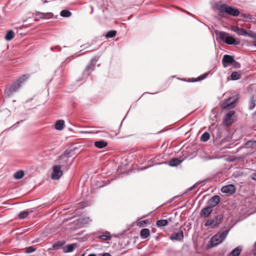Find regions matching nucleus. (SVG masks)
<instances>
[{
  "label": "nucleus",
  "mask_w": 256,
  "mask_h": 256,
  "mask_svg": "<svg viewBox=\"0 0 256 256\" xmlns=\"http://www.w3.org/2000/svg\"><path fill=\"white\" fill-rule=\"evenodd\" d=\"M147 167L144 168H142V170H145Z\"/></svg>",
  "instance_id": "nucleus-53"
},
{
  "label": "nucleus",
  "mask_w": 256,
  "mask_h": 256,
  "mask_svg": "<svg viewBox=\"0 0 256 256\" xmlns=\"http://www.w3.org/2000/svg\"><path fill=\"white\" fill-rule=\"evenodd\" d=\"M81 256H84V254H83Z\"/></svg>",
  "instance_id": "nucleus-54"
},
{
  "label": "nucleus",
  "mask_w": 256,
  "mask_h": 256,
  "mask_svg": "<svg viewBox=\"0 0 256 256\" xmlns=\"http://www.w3.org/2000/svg\"><path fill=\"white\" fill-rule=\"evenodd\" d=\"M24 176V172L22 170H18L14 173V176L16 179H20Z\"/></svg>",
  "instance_id": "nucleus-28"
},
{
  "label": "nucleus",
  "mask_w": 256,
  "mask_h": 256,
  "mask_svg": "<svg viewBox=\"0 0 256 256\" xmlns=\"http://www.w3.org/2000/svg\"><path fill=\"white\" fill-rule=\"evenodd\" d=\"M64 125V121L62 120H58L55 124V128L57 130H63Z\"/></svg>",
  "instance_id": "nucleus-19"
},
{
  "label": "nucleus",
  "mask_w": 256,
  "mask_h": 256,
  "mask_svg": "<svg viewBox=\"0 0 256 256\" xmlns=\"http://www.w3.org/2000/svg\"><path fill=\"white\" fill-rule=\"evenodd\" d=\"M212 210L213 208L208 205L201 210L200 214L202 217L207 218L212 212Z\"/></svg>",
  "instance_id": "nucleus-15"
},
{
  "label": "nucleus",
  "mask_w": 256,
  "mask_h": 256,
  "mask_svg": "<svg viewBox=\"0 0 256 256\" xmlns=\"http://www.w3.org/2000/svg\"><path fill=\"white\" fill-rule=\"evenodd\" d=\"M240 78V74L236 72H232L231 74V79L232 80H238Z\"/></svg>",
  "instance_id": "nucleus-32"
},
{
  "label": "nucleus",
  "mask_w": 256,
  "mask_h": 256,
  "mask_svg": "<svg viewBox=\"0 0 256 256\" xmlns=\"http://www.w3.org/2000/svg\"><path fill=\"white\" fill-rule=\"evenodd\" d=\"M232 30L238 34L242 36H248L250 37H252V32L250 31H248L242 28L236 26L232 28Z\"/></svg>",
  "instance_id": "nucleus-10"
},
{
  "label": "nucleus",
  "mask_w": 256,
  "mask_h": 256,
  "mask_svg": "<svg viewBox=\"0 0 256 256\" xmlns=\"http://www.w3.org/2000/svg\"><path fill=\"white\" fill-rule=\"evenodd\" d=\"M42 2H44V3H47L48 2L46 0H42Z\"/></svg>",
  "instance_id": "nucleus-45"
},
{
  "label": "nucleus",
  "mask_w": 256,
  "mask_h": 256,
  "mask_svg": "<svg viewBox=\"0 0 256 256\" xmlns=\"http://www.w3.org/2000/svg\"><path fill=\"white\" fill-rule=\"evenodd\" d=\"M96 61L97 59L96 58H94L91 60L90 64H88L84 72V74L88 76L90 74L91 72L94 70L95 66V64L94 63V62H96Z\"/></svg>",
  "instance_id": "nucleus-12"
},
{
  "label": "nucleus",
  "mask_w": 256,
  "mask_h": 256,
  "mask_svg": "<svg viewBox=\"0 0 256 256\" xmlns=\"http://www.w3.org/2000/svg\"><path fill=\"white\" fill-rule=\"evenodd\" d=\"M218 38L224 43L229 45H238L240 44V42H236L234 38L224 32H219Z\"/></svg>",
  "instance_id": "nucleus-5"
},
{
  "label": "nucleus",
  "mask_w": 256,
  "mask_h": 256,
  "mask_svg": "<svg viewBox=\"0 0 256 256\" xmlns=\"http://www.w3.org/2000/svg\"><path fill=\"white\" fill-rule=\"evenodd\" d=\"M202 78V75H201V76H199L198 78H196L194 80H192V82H198L199 80H204V78Z\"/></svg>",
  "instance_id": "nucleus-40"
},
{
  "label": "nucleus",
  "mask_w": 256,
  "mask_h": 256,
  "mask_svg": "<svg viewBox=\"0 0 256 256\" xmlns=\"http://www.w3.org/2000/svg\"><path fill=\"white\" fill-rule=\"evenodd\" d=\"M223 130L221 128H218L216 129L215 132L213 134V137L216 140H218L222 138Z\"/></svg>",
  "instance_id": "nucleus-18"
},
{
  "label": "nucleus",
  "mask_w": 256,
  "mask_h": 256,
  "mask_svg": "<svg viewBox=\"0 0 256 256\" xmlns=\"http://www.w3.org/2000/svg\"><path fill=\"white\" fill-rule=\"evenodd\" d=\"M68 154H69V153L66 150L65 152V154H64V156H61L60 158H62L64 157H66V160H65L64 161L66 162L68 161Z\"/></svg>",
  "instance_id": "nucleus-37"
},
{
  "label": "nucleus",
  "mask_w": 256,
  "mask_h": 256,
  "mask_svg": "<svg viewBox=\"0 0 256 256\" xmlns=\"http://www.w3.org/2000/svg\"><path fill=\"white\" fill-rule=\"evenodd\" d=\"M88 256H96V254H88Z\"/></svg>",
  "instance_id": "nucleus-44"
},
{
  "label": "nucleus",
  "mask_w": 256,
  "mask_h": 256,
  "mask_svg": "<svg viewBox=\"0 0 256 256\" xmlns=\"http://www.w3.org/2000/svg\"><path fill=\"white\" fill-rule=\"evenodd\" d=\"M224 220V216L221 214H216L212 217L207 220L204 224L206 226H209L211 228H216L221 224Z\"/></svg>",
  "instance_id": "nucleus-2"
},
{
  "label": "nucleus",
  "mask_w": 256,
  "mask_h": 256,
  "mask_svg": "<svg viewBox=\"0 0 256 256\" xmlns=\"http://www.w3.org/2000/svg\"><path fill=\"white\" fill-rule=\"evenodd\" d=\"M28 215V212L26 210L20 212L18 214V218L20 219H24L26 218Z\"/></svg>",
  "instance_id": "nucleus-34"
},
{
  "label": "nucleus",
  "mask_w": 256,
  "mask_h": 256,
  "mask_svg": "<svg viewBox=\"0 0 256 256\" xmlns=\"http://www.w3.org/2000/svg\"><path fill=\"white\" fill-rule=\"evenodd\" d=\"M220 198L218 195H216L212 196L208 200V205L212 208L216 206L220 202Z\"/></svg>",
  "instance_id": "nucleus-14"
},
{
  "label": "nucleus",
  "mask_w": 256,
  "mask_h": 256,
  "mask_svg": "<svg viewBox=\"0 0 256 256\" xmlns=\"http://www.w3.org/2000/svg\"><path fill=\"white\" fill-rule=\"evenodd\" d=\"M36 14H39L40 15V18L42 19L49 18H52L53 16V14L51 12L44 13L39 12H36Z\"/></svg>",
  "instance_id": "nucleus-22"
},
{
  "label": "nucleus",
  "mask_w": 256,
  "mask_h": 256,
  "mask_svg": "<svg viewBox=\"0 0 256 256\" xmlns=\"http://www.w3.org/2000/svg\"><path fill=\"white\" fill-rule=\"evenodd\" d=\"M170 239L172 240L182 241L184 239V232L182 230L180 229L177 232H172L170 237Z\"/></svg>",
  "instance_id": "nucleus-9"
},
{
  "label": "nucleus",
  "mask_w": 256,
  "mask_h": 256,
  "mask_svg": "<svg viewBox=\"0 0 256 256\" xmlns=\"http://www.w3.org/2000/svg\"><path fill=\"white\" fill-rule=\"evenodd\" d=\"M253 46H256V42H254V44H253Z\"/></svg>",
  "instance_id": "nucleus-49"
},
{
  "label": "nucleus",
  "mask_w": 256,
  "mask_h": 256,
  "mask_svg": "<svg viewBox=\"0 0 256 256\" xmlns=\"http://www.w3.org/2000/svg\"><path fill=\"white\" fill-rule=\"evenodd\" d=\"M186 12L189 14H190V13L189 12Z\"/></svg>",
  "instance_id": "nucleus-51"
},
{
  "label": "nucleus",
  "mask_w": 256,
  "mask_h": 256,
  "mask_svg": "<svg viewBox=\"0 0 256 256\" xmlns=\"http://www.w3.org/2000/svg\"><path fill=\"white\" fill-rule=\"evenodd\" d=\"M147 223V221L144 220H142L140 222H139L138 223V226H144V224H146Z\"/></svg>",
  "instance_id": "nucleus-39"
},
{
  "label": "nucleus",
  "mask_w": 256,
  "mask_h": 256,
  "mask_svg": "<svg viewBox=\"0 0 256 256\" xmlns=\"http://www.w3.org/2000/svg\"><path fill=\"white\" fill-rule=\"evenodd\" d=\"M216 7L222 16H224L225 13L233 16H237L240 14V11L238 8L227 6L226 4H216Z\"/></svg>",
  "instance_id": "nucleus-1"
},
{
  "label": "nucleus",
  "mask_w": 256,
  "mask_h": 256,
  "mask_svg": "<svg viewBox=\"0 0 256 256\" xmlns=\"http://www.w3.org/2000/svg\"><path fill=\"white\" fill-rule=\"evenodd\" d=\"M242 250V248L241 246H238L234 248L230 253V255H232V256H239L240 252Z\"/></svg>",
  "instance_id": "nucleus-24"
},
{
  "label": "nucleus",
  "mask_w": 256,
  "mask_h": 256,
  "mask_svg": "<svg viewBox=\"0 0 256 256\" xmlns=\"http://www.w3.org/2000/svg\"><path fill=\"white\" fill-rule=\"evenodd\" d=\"M234 62V56L228 54L224 55L222 59V63L224 68H226L228 66L232 64Z\"/></svg>",
  "instance_id": "nucleus-11"
},
{
  "label": "nucleus",
  "mask_w": 256,
  "mask_h": 256,
  "mask_svg": "<svg viewBox=\"0 0 256 256\" xmlns=\"http://www.w3.org/2000/svg\"><path fill=\"white\" fill-rule=\"evenodd\" d=\"M98 238L102 240L107 241L110 240L112 238V236H110L109 232H106L104 234L100 235Z\"/></svg>",
  "instance_id": "nucleus-20"
},
{
  "label": "nucleus",
  "mask_w": 256,
  "mask_h": 256,
  "mask_svg": "<svg viewBox=\"0 0 256 256\" xmlns=\"http://www.w3.org/2000/svg\"><path fill=\"white\" fill-rule=\"evenodd\" d=\"M256 106V104L254 101V96H252L250 98V99L249 101V104H248V108L250 110H252Z\"/></svg>",
  "instance_id": "nucleus-31"
},
{
  "label": "nucleus",
  "mask_w": 256,
  "mask_h": 256,
  "mask_svg": "<svg viewBox=\"0 0 256 256\" xmlns=\"http://www.w3.org/2000/svg\"><path fill=\"white\" fill-rule=\"evenodd\" d=\"M221 191L223 193L233 194L236 192V188L234 184H228L222 187Z\"/></svg>",
  "instance_id": "nucleus-13"
},
{
  "label": "nucleus",
  "mask_w": 256,
  "mask_h": 256,
  "mask_svg": "<svg viewBox=\"0 0 256 256\" xmlns=\"http://www.w3.org/2000/svg\"><path fill=\"white\" fill-rule=\"evenodd\" d=\"M14 32L12 30H9L5 35L4 38L7 40H10L14 38Z\"/></svg>",
  "instance_id": "nucleus-25"
},
{
  "label": "nucleus",
  "mask_w": 256,
  "mask_h": 256,
  "mask_svg": "<svg viewBox=\"0 0 256 256\" xmlns=\"http://www.w3.org/2000/svg\"><path fill=\"white\" fill-rule=\"evenodd\" d=\"M234 114V110H230L225 114L224 118V126H228L234 122V120L232 117Z\"/></svg>",
  "instance_id": "nucleus-8"
},
{
  "label": "nucleus",
  "mask_w": 256,
  "mask_h": 256,
  "mask_svg": "<svg viewBox=\"0 0 256 256\" xmlns=\"http://www.w3.org/2000/svg\"><path fill=\"white\" fill-rule=\"evenodd\" d=\"M38 20H38V18H36L34 19V20H35V21H38Z\"/></svg>",
  "instance_id": "nucleus-48"
},
{
  "label": "nucleus",
  "mask_w": 256,
  "mask_h": 256,
  "mask_svg": "<svg viewBox=\"0 0 256 256\" xmlns=\"http://www.w3.org/2000/svg\"><path fill=\"white\" fill-rule=\"evenodd\" d=\"M36 250V249L35 248H34V247L30 246V247L28 248L26 252L27 254H29V253H32V252H34Z\"/></svg>",
  "instance_id": "nucleus-36"
},
{
  "label": "nucleus",
  "mask_w": 256,
  "mask_h": 256,
  "mask_svg": "<svg viewBox=\"0 0 256 256\" xmlns=\"http://www.w3.org/2000/svg\"><path fill=\"white\" fill-rule=\"evenodd\" d=\"M230 230H226L224 232H219L210 238V242L212 246H216L218 244L222 242L226 238Z\"/></svg>",
  "instance_id": "nucleus-4"
},
{
  "label": "nucleus",
  "mask_w": 256,
  "mask_h": 256,
  "mask_svg": "<svg viewBox=\"0 0 256 256\" xmlns=\"http://www.w3.org/2000/svg\"><path fill=\"white\" fill-rule=\"evenodd\" d=\"M255 254H256V252Z\"/></svg>",
  "instance_id": "nucleus-56"
},
{
  "label": "nucleus",
  "mask_w": 256,
  "mask_h": 256,
  "mask_svg": "<svg viewBox=\"0 0 256 256\" xmlns=\"http://www.w3.org/2000/svg\"><path fill=\"white\" fill-rule=\"evenodd\" d=\"M62 174V172L61 170L60 165H55L52 167V180L59 179Z\"/></svg>",
  "instance_id": "nucleus-6"
},
{
  "label": "nucleus",
  "mask_w": 256,
  "mask_h": 256,
  "mask_svg": "<svg viewBox=\"0 0 256 256\" xmlns=\"http://www.w3.org/2000/svg\"><path fill=\"white\" fill-rule=\"evenodd\" d=\"M236 98L231 97L227 99L222 104V108L224 109H230L235 106Z\"/></svg>",
  "instance_id": "nucleus-7"
},
{
  "label": "nucleus",
  "mask_w": 256,
  "mask_h": 256,
  "mask_svg": "<svg viewBox=\"0 0 256 256\" xmlns=\"http://www.w3.org/2000/svg\"><path fill=\"white\" fill-rule=\"evenodd\" d=\"M64 244L63 242H58L56 243H54L53 246L52 248L54 250H58Z\"/></svg>",
  "instance_id": "nucleus-33"
},
{
  "label": "nucleus",
  "mask_w": 256,
  "mask_h": 256,
  "mask_svg": "<svg viewBox=\"0 0 256 256\" xmlns=\"http://www.w3.org/2000/svg\"><path fill=\"white\" fill-rule=\"evenodd\" d=\"M140 236L142 238L145 239L150 236V231L148 228H142L140 232Z\"/></svg>",
  "instance_id": "nucleus-17"
},
{
  "label": "nucleus",
  "mask_w": 256,
  "mask_h": 256,
  "mask_svg": "<svg viewBox=\"0 0 256 256\" xmlns=\"http://www.w3.org/2000/svg\"><path fill=\"white\" fill-rule=\"evenodd\" d=\"M75 245H76L75 244H72L67 246L64 248V252L65 253H68V252H72L74 250V246Z\"/></svg>",
  "instance_id": "nucleus-26"
},
{
  "label": "nucleus",
  "mask_w": 256,
  "mask_h": 256,
  "mask_svg": "<svg viewBox=\"0 0 256 256\" xmlns=\"http://www.w3.org/2000/svg\"><path fill=\"white\" fill-rule=\"evenodd\" d=\"M208 73H205L204 74H202V78H205L207 77V76H208Z\"/></svg>",
  "instance_id": "nucleus-42"
},
{
  "label": "nucleus",
  "mask_w": 256,
  "mask_h": 256,
  "mask_svg": "<svg viewBox=\"0 0 256 256\" xmlns=\"http://www.w3.org/2000/svg\"><path fill=\"white\" fill-rule=\"evenodd\" d=\"M116 32L114 30H112L108 32L106 34V38H112L116 35Z\"/></svg>",
  "instance_id": "nucleus-30"
},
{
  "label": "nucleus",
  "mask_w": 256,
  "mask_h": 256,
  "mask_svg": "<svg viewBox=\"0 0 256 256\" xmlns=\"http://www.w3.org/2000/svg\"><path fill=\"white\" fill-rule=\"evenodd\" d=\"M182 160L178 158H173L168 162V165L170 166H176L180 164Z\"/></svg>",
  "instance_id": "nucleus-16"
},
{
  "label": "nucleus",
  "mask_w": 256,
  "mask_h": 256,
  "mask_svg": "<svg viewBox=\"0 0 256 256\" xmlns=\"http://www.w3.org/2000/svg\"><path fill=\"white\" fill-rule=\"evenodd\" d=\"M86 133H92L91 132H86Z\"/></svg>",
  "instance_id": "nucleus-52"
},
{
  "label": "nucleus",
  "mask_w": 256,
  "mask_h": 256,
  "mask_svg": "<svg viewBox=\"0 0 256 256\" xmlns=\"http://www.w3.org/2000/svg\"><path fill=\"white\" fill-rule=\"evenodd\" d=\"M254 248H256V242H254Z\"/></svg>",
  "instance_id": "nucleus-47"
},
{
  "label": "nucleus",
  "mask_w": 256,
  "mask_h": 256,
  "mask_svg": "<svg viewBox=\"0 0 256 256\" xmlns=\"http://www.w3.org/2000/svg\"><path fill=\"white\" fill-rule=\"evenodd\" d=\"M108 144V143L104 140L96 141L94 142V146L99 148H102L106 147Z\"/></svg>",
  "instance_id": "nucleus-23"
},
{
  "label": "nucleus",
  "mask_w": 256,
  "mask_h": 256,
  "mask_svg": "<svg viewBox=\"0 0 256 256\" xmlns=\"http://www.w3.org/2000/svg\"><path fill=\"white\" fill-rule=\"evenodd\" d=\"M210 134L208 132H204L200 137V140L202 142H207L210 138Z\"/></svg>",
  "instance_id": "nucleus-27"
},
{
  "label": "nucleus",
  "mask_w": 256,
  "mask_h": 256,
  "mask_svg": "<svg viewBox=\"0 0 256 256\" xmlns=\"http://www.w3.org/2000/svg\"><path fill=\"white\" fill-rule=\"evenodd\" d=\"M168 220H160L156 222V226L158 228H162L163 226H166L168 224Z\"/></svg>",
  "instance_id": "nucleus-21"
},
{
  "label": "nucleus",
  "mask_w": 256,
  "mask_h": 256,
  "mask_svg": "<svg viewBox=\"0 0 256 256\" xmlns=\"http://www.w3.org/2000/svg\"><path fill=\"white\" fill-rule=\"evenodd\" d=\"M200 184V182H196V184H194L193 186H192V187H190V188L188 189V192H190V191H191V190H193L194 189V188H196V186H198V184Z\"/></svg>",
  "instance_id": "nucleus-38"
},
{
  "label": "nucleus",
  "mask_w": 256,
  "mask_h": 256,
  "mask_svg": "<svg viewBox=\"0 0 256 256\" xmlns=\"http://www.w3.org/2000/svg\"><path fill=\"white\" fill-rule=\"evenodd\" d=\"M72 13L70 11L66 10H62L60 12V16L62 17H69L71 16Z\"/></svg>",
  "instance_id": "nucleus-29"
},
{
  "label": "nucleus",
  "mask_w": 256,
  "mask_h": 256,
  "mask_svg": "<svg viewBox=\"0 0 256 256\" xmlns=\"http://www.w3.org/2000/svg\"><path fill=\"white\" fill-rule=\"evenodd\" d=\"M92 12H93V9L92 8V10L91 13H92Z\"/></svg>",
  "instance_id": "nucleus-55"
},
{
  "label": "nucleus",
  "mask_w": 256,
  "mask_h": 256,
  "mask_svg": "<svg viewBox=\"0 0 256 256\" xmlns=\"http://www.w3.org/2000/svg\"><path fill=\"white\" fill-rule=\"evenodd\" d=\"M102 256H112L109 253H104L102 254Z\"/></svg>",
  "instance_id": "nucleus-43"
},
{
  "label": "nucleus",
  "mask_w": 256,
  "mask_h": 256,
  "mask_svg": "<svg viewBox=\"0 0 256 256\" xmlns=\"http://www.w3.org/2000/svg\"><path fill=\"white\" fill-rule=\"evenodd\" d=\"M221 142H226V140L224 139H223L222 140Z\"/></svg>",
  "instance_id": "nucleus-46"
},
{
  "label": "nucleus",
  "mask_w": 256,
  "mask_h": 256,
  "mask_svg": "<svg viewBox=\"0 0 256 256\" xmlns=\"http://www.w3.org/2000/svg\"><path fill=\"white\" fill-rule=\"evenodd\" d=\"M28 78V75L24 74L20 77L13 84H12L7 90L8 96H12L14 92L18 90L21 86L22 83L24 82Z\"/></svg>",
  "instance_id": "nucleus-3"
},
{
  "label": "nucleus",
  "mask_w": 256,
  "mask_h": 256,
  "mask_svg": "<svg viewBox=\"0 0 256 256\" xmlns=\"http://www.w3.org/2000/svg\"><path fill=\"white\" fill-rule=\"evenodd\" d=\"M169 220H170V221H171V220H172V218H169Z\"/></svg>",
  "instance_id": "nucleus-50"
},
{
  "label": "nucleus",
  "mask_w": 256,
  "mask_h": 256,
  "mask_svg": "<svg viewBox=\"0 0 256 256\" xmlns=\"http://www.w3.org/2000/svg\"><path fill=\"white\" fill-rule=\"evenodd\" d=\"M252 178L254 180H256V173H254L252 174Z\"/></svg>",
  "instance_id": "nucleus-41"
},
{
  "label": "nucleus",
  "mask_w": 256,
  "mask_h": 256,
  "mask_svg": "<svg viewBox=\"0 0 256 256\" xmlns=\"http://www.w3.org/2000/svg\"><path fill=\"white\" fill-rule=\"evenodd\" d=\"M232 66L236 68H240V64L238 62L234 60V62L232 63Z\"/></svg>",
  "instance_id": "nucleus-35"
}]
</instances>
